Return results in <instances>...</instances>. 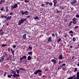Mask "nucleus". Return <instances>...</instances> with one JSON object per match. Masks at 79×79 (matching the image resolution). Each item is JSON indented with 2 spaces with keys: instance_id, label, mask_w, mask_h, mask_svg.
<instances>
[{
  "instance_id": "1",
  "label": "nucleus",
  "mask_w": 79,
  "mask_h": 79,
  "mask_svg": "<svg viewBox=\"0 0 79 79\" xmlns=\"http://www.w3.org/2000/svg\"><path fill=\"white\" fill-rule=\"evenodd\" d=\"M26 20V19L25 18L24 19H21L19 21L18 25H20L24 23V21H25Z\"/></svg>"
},
{
  "instance_id": "2",
  "label": "nucleus",
  "mask_w": 79,
  "mask_h": 79,
  "mask_svg": "<svg viewBox=\"0 0 79 79\" xmlns=\"http://www.w3.org/2000/svg\"><path fill=\"white\" fill-rule=\"evenodd\" d=\"M42 71L40 69L38 70H36L34 73V74L37 75L38 74V73H42Z\"/></svg>"
},
{
  "instance_id": "3",
  "label": "nucleus",
  "mask_w": 79,
  "mask_h": 79,
  "mask_svg": "<svg viewBox=\"0 0 79 79\" xmlns=\"http://www.w3.org/2000/svg\"><path fill=\"white\" fill-rule=\"evenodd\" d=\"M17 7H18V4H14V5L11 6V9L12 10H13V9L16 8H17Z\"/></svg>"
},
{
  "instance_id": "4",
  "label": "nucleus",
  "mask_w": 79,
  "mask_h": 79,
  "mask_svg": "<svg viewBox=\"0 0 79 79\" xmlns=\"http://www.w3.org/2000/svg\"><path fill=\"white\" fill-rule=\"evenodd\" d=\"M76 20H77V19L76 17H74L73 19V23L74 24H76L77 23V22L76 21Z\"/></svg>"
},
{
  "instance_id": "5",
  "label": "nucleus",
  "mask_w": 79,
  "mask_h": 79,
  "mask_svg": "<svg viewBox=\"0 0 79 79\" xmlns=\"http://www.w3.org/2000/svg\"><path fill=\"white\" fill-rule=\"evenodd\" d=\"M58 58L59 60H64V57H63V55L61 54L60 55Z\"/></svg>"
},
{
  "instance_id": "6",
  "label": "nucleus",
  "mask_w": 79,
  "mask_h": 79,
  "mask_svg": "<svg viewBox=\"0 0 79 79\" xmlns=\"http://www.w3.org/2000/svg\"><path fill=\"white\" fill-rule=\"evenodd\" d=\"M13 76L14 77H17L19 76V74H17L16 73V72H15Z\"/></svg>"
},
{
  "instance_id": "7",
  "label": "nucleus",
  "mask_w": 79,
  "mask_h": 79,
  "mask_svg": "<svg viewBox=\"0 0 79 79\" xmlns=\"http://www.w3.org/2000/svg\"><path fill=\"white\" fill-rule=\"evenodd\" d=\"M53 3H54V6L55 7H56V5L57 4V1L56 0H53Z\"/></svg>"
},
{
  "instance_id": "8",
  "label": "nucleus",
  "mask_w": 79,
  "mask_h": 79,
  "mask_svg": "<svg viewBox=\"0 0 79 79\" xmlns=\"http://www.w3.org/2000/svg\"><path fill=\"white\" fill-rule=\"evenodd\" d=\"M51 61L54 63V64H55L57 63V61L55 59L52 60Z\"/></svg>"
},
{
  "instance_id": "9",
  "label": "nucleus",
  "mask_w": 79,
  "mask_h": 79,
  "mask_svg": "<svg viewBox=\"0 0 79 79\" xmlns=\"http://www.w3.org/2000/svg\"><path fill=\"white\" fill-rule=\"evenodd\" d=\"M30 36H29L28 35H26V39L27 40V39H29V38H30Z\"/></svg>"
},
{
  "instance_id": "10",
  "label": "nucleus",
  "mask_w": 79,
  "mask_h": 79,
  "mask_svg": "<svg viewBox=\"0 0 79 79\" xmlns=\"http://www.w3.org/2000/svg\"><path fill=\"white\" fill-rule=\"evenodd\" d=\"M52 41V37H50L48 39V41L49 42H50Z\"/></svg>"
},
{
  "instance_id": "11",
  "label": "nucleus",
  "mask_w": 79,
  "mask_h": 79,
  "mask_svg": "<svg viewBox=\"0 0 79 79\" xmlns=\"http://www.w3.org/2000/svg\"><path fill=\"white\" fill-rule=\"evenodd\" d=\"M11 57L10 56H9V57H8L7 58V60L8 61H9V60H11Z\"/></svg>"
},
{
  "instance_id": "12",
  "label": "nucleus",
  "mask_w": 79,
  "mask_h": 79,
  "mask_svg": "<svg viewBox=\"0 0 79 79\" xmlns=\"http://www.w3.org/2000/svg\"><path fill=\"white\" fill-rule=\"evenodd\" d=\"M6 19L7 20H9V19H11V16L8 17Z\"/></svg>"
},
{
  "instance_id": "13",
  "label": "nucleus",
  "mask_w": 79,
  "mask_h": 79,
  "mask_svg": "<svg viewBox=\"0 0 79 79\" xmlns=\"http://www.w3.org/2000/svg\"><path fill=\"white\" fill-rule=\"evenodd\" d=\"M60 8L61 9V10H64V6H60Z\"/></svg>"
},
{
  "instance_id": "14",
  "label": "nucleus",
  "mask_w": 79,
  "mask_h": 79,
  "mask_svg": "<svg viewBox=\"0 0 79 79\" xmlns=\"http://www.w3.org/2000/svg\"><path fill=\"white\" fill-rule=\"evenodd\" d=\"M27 60L29 61V60H31V57L30 56H29L27 57Z\"/></svg>"
},
{
  "instance_id": "15",
  "label": "nucleus",
  "mask_w": 79,
  "mask_h": 79,
  "mask_svg": "<svg viewBox=\"0 0 79 79\" xmlns=\"http://www.w3.org/2000/svg\"><path fill=\"white\" fill-rule=\"evenodd\" d=\"M20 13H22V15H24V12L23 11V10H21Z\"/></svg>"
},
{
  "instance_id": "16",
  "label": "nucleus",
  "mask_w": 79,
  "mask_h": 79,
  "mask_svg": "<svg viewBox=\"0 0 79 79\" xmlns=\"http://www.w3.org/2000/svg\"><path fill=\"white\" fill-rule=\"evenodd\" d=\"M34 19H38V20H39L40 19L38 17H35L34 18Z\"/></svg>"
},
{
  "instance_id": "17",
  "label": "nucleus",
  "mask_w": 79,
  "mask_h": 79,
  "mask_svg": "<svg viewBox=\"0 0 79 79\" xmlns=\"http://www.w3.org/2000/svg\"><path fill=\"white\" fill-rule=\"evenodd\" d=\"M26 34H25L23 35V38H24V39H25V40H26Z\"/></svg>"
},
{
  "instance_id": "18",
  "label": "nucleus",
  "mask_w": 79,
  "mask_h": 79,
  "mask_svg": "<svg viewBox=\"0 0 79 79\" xmlns=\"http://www.w3.org/2000/svg\"><path fill=\"white\" fill-rule=\"evenodd\" d=\"M23 56V59H25L26 60V58H27V57H26V56Z\"/></svg>"
},
{
  "instance_id": "19",
  "label": "nucleus",
  "mask_w": 79,
  "mask_h": 79,
  "mask_svg": "<svg viewBox=\"0 0 79 79\" xmlns=\"http://www.w3.org/2000/svg\"><path fill=\"white\" fill-rule=\"evenodd\" d=\"M32 52H28V54L30 55H32Z\"/></svg>"
},
{
  "instance_id": "20",
  "label": "nucleus",
  "mask_w": 79,
  "mask_h": 79,
  "mask_svg": "<svg viewBox=\"0 0 79 79\" xmlns=\"http://www.w3.org/2000/svg\"><path fill=\"white\" fill-rule=\"evenodd\" d=\"M61 40V38H59V39L57 40V42L58 43H59L60 41Z\"/></svg>"
},
{
  "instance_id": "21",
  "label": "nucleus",
  "mask_w": 79,
  "mask_h": 79,
  "mask_svg": "<svg viewBox=\"0 0 79 79\" xmlns=\"http://www.w3.org/2000/svg\"><path fill=\"white\" fill-rule=\"evenodd\" d=\"M68 34H67V33H65L64 34V35H64V37H67V36H68Z\"/></svg>"
},
{
  "instance_id": "22",
  "label": "nucleus",
  "mask_w": 79,
  "mask_h": 79,
  "mask_svg": "<svg viewBox=\"0 0 79 79\" xmlns=\"http://www.w3.org/2000/svg\"><path fill=\"white\" fill-rule=\"evenodd\" d=\"M73 3H74V4H75L76 3H77V1H76V0H73Z\"/></svg>"
},
{
  "instance_id": "23",
  "label": "nucleus",
  "mask_w": 79,
  "mask_h": 79,
  "mask_svg": "<svg viewBox=\"0 0 79 79\" xmlns=\"http://www.w3.org/2000/svg\"><path fill=\"white\" fill-rule=\"evenodd\" d=\"M1 1L2 3H5V0H1Z\"/></svg>"
},
{
  "instance_id": "24",
  "label": "nucleus",
  "mask_w": 79,
  "mask_h": 79,
  "mask_svg": "<svg viewBox=\"0 0 79 79\" xmlns=\"http://www.w3.org/2000/svg\"><path fill=\"white\" fill-rule=\"evenodd\" d=\"M16 72H17V73L18 74H19V69H17L16 70Z\"/></svg>"
},
{
  "instance_id": "25",
  "label": "nucleus",
  "mask_w": 79,
  "mask_h": 79,
  "mask_svg": "<svg viewBox=\"0 0 79 79\" xmlns=\"http://www.w3.org/2000/svg\"><path fill=\"white\" fill-rule=\"evenodd\" d=\"M0 34L2 35L4 34V32H0Z\"/></svg>"
},
{
  "instance_id": "26",
  "label": "nucleus",
  "mask_w": 79,
  "mask_h": 79,
  "mask_svg": "<svg viewBox=\"0 0 79 79\" xmlns=\"http://www.w3.org/2000/svg\"><path fill=\"white\" fill-rule=\"evenodd\" d=\"M77 68H75V70L74 71V72H76L77 71Z\"/></svg>"
},
{
  "instance_id": "27",
  "label": "nucleus",
  "mask_w": 79,
  "mask_h": 79,
  "mask_svg": "<svg viewBox=\"0 0 79 79\" xmlns=\"http://www.w3.org/2000/svg\"><path fill=\"white\" fill-rule=\"evenodd\" d=\"M76 18H79V15H76Z\"/></svg>"
},
{
  "instance_id": "28",
  "label": "nucleus",
  "mask_w": 79,
  "mask_h": 79,
  "mask_svg": "<svg viewBox=\"0 0 79 79\" xmlns=\"http://www.w3.org/2000/svg\"><path fill=\"white\" fill-rule=\"evenodd\" d=\"M69 33H70L71 34H73V32L72 30H71L70 31Z\"/></svg>"
},
{
  "instance_id": "29",
  "label": "nucleus",
  "mask_w": 79,
  "mask_h": 79,
  "mask_svg": "<svg viewBox=\"0 0 79 79\" xmlns=\"http://www.w3.org/2000/svg\"><path fill=\"white\" fill-rule=\"evenodd\" d=\"M73 41H76V38H75L74 37L73 39Z\"/></svg>"
},
{
  "instance_id": "30",
  "label": "nucleus",
  "mask_w": 79,
  "mask_h": 79,
  "mask_svg": "<svg viewBox=\"0 0 79 79\" xmlns=\"http://www.w3.org/2000/svg\"><path fill=\"white\" fill-rule=\"evenodd\" d=\"M49 3H49V2H47L46 3L45 5H48L49 4Z\"/></svg>"
},
{
  "instance_id": "31",
  "label": "nucleus",
  "mask_w": 79,
  "mask_h": 79,
  "mask_svg": "<svg viewBox=\"0 0 79 79\" xmlns=\"http://www.w3.org/2000/svg\"><path fill=\"white\" fill-rule=\"evenodd\" d=\"M20 70H23L25 71V69H23V68H21L19 69Z\"/></svg>"
},
{
  "instance_id": "32",
  "label": "nucleus",
  "mask_w": 79,
  "mask_h": 79,
  "mask_svg": "<svg viewBox=\"0 0 79 79\" xmlns=\"http://www.w3.org/2000/svg\"><path fill=\"white\" fill-rule=\"evenodd\" d=\"M6 22V20H3L2 21L3 23H5Z\"/></svg>"
},
{
  "instance_id": "33",
  "label": "nucleus",
  "mask_w": 79,
  "mask_h": 79,
  "mask_svg": "<svg viewBox=\"0 0 79 79\" xmlns=\"http://www.w3.org/2000/svg\"><path fill=\"white\" fill-rule=\"evenodd\" d=\"M25 2H26V3H27L28 2H29V0H25Z\"/></svg>"
},
{
  "instance_id": "34",
  "label": "nucleus",
  "mask_w": 79,
  "mask_h": 79,
  "mask_svg": "<svg viewBox=\"0 0 79 79\" xmlns=\"http://www.w3.org/2000/svg\"><path fill=\"white\" fill-rule=\"evenodd\" d=\"M49 5H50V6H52V5H53V3H52V2L49 3Z\"/></svg>"
},
{
  "instance_id": "35",
  "label": "nucleus",
  "mask_w": 79,
  "mask_h": 79,
  "mask_svg": "<svg viewBox=\"0 0 79 79\" xmlns=\"http://www.w3.org/2000/svg\"><path fill=\"white\" fill-rule=\"evenodd\" d=\"M78 27H79L78 26H77L74 27V29H77V28H78Z\"/></svg>"
},
{
  "instance_id": "36",
  "label": "nucleus",
  "mask_w": 79,
  "mask_h": 79,
  "mask_svg": "<svg viewBox=\"0 0 79 79\" xmlns=\"http://www.w3.org/2000/svg\"><path fill=\"white\" fill-rule=\"evenodd\" d=\"M70 4H71V5H74V2H71L70 3Z\"/></svg>"
},
{
  "instance_id": "37",
  "label": "nucleus",
  "mask_w": 79,
  "mask_h": 79,
  "mask_svg": "<svg viewBox=\"0 0 79 79\" xmlns=\"http://www.w3.org/2000/svg\"><path fill=\"white\" fill-rule=\"evenodd\" d=\"M62 66H66V64H62Z\"/></svg>"
},
{
  "instance_id": "38",
  "label": "nucleus",
  "mask_w": 79,
  "mask_h": 79,
  "mask_svg": "<svg viewBox=\"0 0 79 79\" xmlns=\"http://www.w3.org/2000/svg\"><path fill=\"white\" fill-rule=\"evenodd\" d=\"M13 48H16V45H14L13 46Z\"/></svg>"
},
{
  "instance_id": "39",
  "label": "nucleus",
  "mask_w": 79,
  "mask_h": 79,
  "mask_svg": "<svg viewBox=\"0 0 79 79\" xmlns=\"http://www.w3.org/2000/svg\"><path fill=\"white\" fill-rule=\"evenodd\" d=\"M28 13V11H26L24 12V14H26V13Z\"/></svg>"
},
{
  "instance_id": "40",
  "label": "nucleus",
  "mask_w": 79,
  "mask_h": 79,
  "mask_svg": "<svg viewBox=\"0 0 79 79\" xmlns=\"http://www.w3.org/2000/svg\"><path fill=\"white\" fill-rule=\"evenodd\" d=\"M2 47H5V44H2Z\"/></svg>"
},
{
  "instance_id": "41",
  "label": "nucleus",
  "mask_w": 79,
  "mask_h": 79,
  "mask_svg": "<svg viewBox=\"0 0 79 79\" xmlns=\"http://www.w3.org/2000/svg\"><path fill=\"white\" fill-rule=\"evenodd\" d=\"M23 58H21L20 59V61H22V60H23Z\"/></svg>"
},
{
  "instance_id": "42",
  "label": "nucleus",
  "mask_w": 79,
  "mask_h": 79,
  "mask_svg": "<svg viewBox=\"0 0 79 79\" xmlns=\"http://www.w3.org/2000/svg\"><path fill=\"white\" fill-rule=\"evenodd\" d=\"M1 18H5V16L4 15H2L1 16Z\"/></svg>"
},
{
  "instance_id": "43",
  "label": "nucleus",
  "mask_w": 79,
  "mask_h": 79,
  "mask_svg": "<svg viewBox=\"0 0 79 79\" xmlns=\"http://www.w3.org/2000/svg\"><path fill=\"white\" fill-rule=\"evenodd\" d=\"M6 11H8V8H6Z\"/></svg>"
},
{
  "instance_id": "44",
  "label": "nucleus",
  "mask_w": 79,
  "mask_h": 79,
  "mask_svg": "<svg viewBox=\"0 0 79 79\" xmlns=\"http://www.w3.org/2000/svg\"><path fill=\"white\" fill-rule=\"evenodd\" d=\"M39 75H40V76H42V73H39Z\"/></svg>"
},
{
  "instance_id": "45",
  "label": "nucleus",
  "mask_w": 79,
  "mask_h": 79,
  "mask_svg": "<svg viewBox=\"0 0 79 79\" xmlns=\"http://www.w3.org/2000/svg\"><path fill=\"white\" fill-rule=\"evenodd\" d=\"M61 61H59V64H61Z\"/></svg>"
},
{
  "instance_id": "46",
  "label": "nucleus",
  "mask_w": 79,
  "mask_h": 79,
  "mask_svg": "<svg viewBox=\"0 0 79 79\" xmlns=\"http://www.w3.org/2000/svg\"><path fill=\"white\" fill-rule=\"evenodd\" d=\"M29 48H30V49H32V47H31V46H29Z\"/></svg>"
},
{
  "instance_id": "47",
  "label": "nucleus",
  "mask_w": 79,
  "mask_h": 79,
  "mask_svg": "<svg viewBox=\"0 0 79 79\" xmlns=\"http://www.w3.org/2000/svg\"><path fill=\"white\" fill-rule=\"evenodd\" d=\"M2 60H3H3H4V58H3V57H2Z\"/></svg>"
},
{
  "instance_id": "48",
  "label": "nucleus",
  "mask_w": 79,
  "mask_h": 79,
  "mask_svg": "<svg viewBox=\"0 0 79 79\" xmlns=\"http://www.w3.org/2000/svg\"><path fill=\"white\" fill-rule=\"evenodd\" d=\"M42 6H45V4H42Z\"/></svg>"
},
{
  "instance_id": "49",
  "label": "nucleus",
  "mask_w": 79,
  "mask_h": 79,
  "mask_svg": "<svg viewBox=\"0 0 79 79\" xmlns=\"http://www.w3.org/2000/svg\"><path fill=\"white\" fill-rule=\"evenodd\" d=\"M11 76L9 75L8 76V77H11Z\"/></svg>"
},
{
  "instance_id": "50",
  "label": "nucleus",
  "mask_w": 79,
  "mask_h": 79,
  "mask_svg": "<svg viewBox=\"0 0 79 79\" xmlns=\"http://www.w3.org/2000/svg\"><path fill=\"white\" fill-rule=\"evenodd\" d=\"M72 23H73V22H72V21H70L69 22V24H72Z\"/></svg>"
},
{
  "instance_id": "51",
  "label": "nucleus",
  "mask_w": 79,
  "mask_h": 79,
  "mask_svg": "<svg viewBox=\"0 0 79 79\" xmlns=\"http://www.w3.org/2000/svg\"><path fill=\"white\" fill-rule=\"evenodd\" d=\"M56 6H59V4H57L56 5Z\"/></svg>"
},
{
  "instance_id": "52",
  "label": "nucleus",
  "mask_w": 79,
  "mask_h": 79,
  "mask_svg": "<svg viewBox=\"0 0 79 79\" xmlns=\"http://www.w3.org/2000/svg\"><path fill=\"white\" fill-rule=\"evenodd\" d=\"M52 35L53 37H54V36H55V35H54V34H52Z\"/></svg>"
},
{
  "instance_id": "53",
  "label": "nucleus",
  "mask_w": 79,
  "mask_h": 79,
  "mask_svg": "<svg viewBox=\"0 0 79 79\" xmlns=\"http://www.w3.org/2000/svg\"><path fill=\"white\" fill-rule=\"evenodd\" d=\"M27 18H30V16H28L27 17Z\"/></svg>"
},
{
  "instance_id": "54",
  "label": "nucleus",
  "mask_w": 79,
  "mask_h": 79,
  "mask_svg": "<svg viewBox=\"0 0 79 79\" xmlns=\"http://www.w3.org/2000/svg\"><path fill=\"white\" fill-rule=\"evenodd\" d=\"M14 53V51H13L12 52V53L13 55H14V53Z\"/></svg>"
},
{
  "instance_id": "55",
  "label": "nucleus",
  "mask_w": 79,
  "mask_h": 79,
  "mask_svg": "<svg viewBox=\"0 0 79 79\" xmlns=\"http://www.w3.org/2000/svg\"><path fill=\"white\" fill-rule=\"evenodd\" d=\"M1 11H3V8H1L0 9Z\"/></svg>"
},
{
  "instance_id": "56",
  "label": "nucleus",
  "mask_w": 79,
  "mask_h": 79,
  "mask_svg": "<svg viewBox=\"0 0 79 79\" xmlns=\"http://www.w3.org/2000/svg\"><path fill=\"white\" fill-rule=\"evenodd\" d=\"M70 48H73V46H70Z\"/></svg>"
},
{
  "instance_id": "57",
  "label": "nucleus",
  "mask_w": 79,
  "mask_h": 79,
  "mask_svg": "<svg viewBox=\"0 0 79 79\" xmlns=\"http://www.w3.org/2000/svg\"><path fill=\"white\" fill-rule=\"evenodd\" d=\"M10 15H13V13L11 12V13H10Z\"/></svg>"
},
{
  "instance_id": "58",
  "label": "nucleus",
  "mask_w": 79,
  "mask_h": 79,
  "mask_svg": "<svg viewBox=\"0 0 79 79\" xmlns=\"http://www.w3.org/2000/svg\"><path fill=\"white\" fill-rule=\"evenodd\" d=\"M62 70H65V69L64 68H62Z\"/></svg>"
},
{
  "instance_id": "59",
  "label": "nucleus",
  "mask_w": 79,
  "mask_h": 79,
  "mask_svg": "<svg viewBox=\"0 0 79 79\" xmlns=\"http://www.w3.org/2000/svg\"><path fill=\"white\" fill-rule=\"evenodd\" d=\"M71 24H70V23H69V26H71Z\"/></svg>"
},
{
  "instance_id": "60",
  "label": "nucleus",
  "mask_w": 79,
  "mask_h": 79,
  "mask_svg": "<svg viewBox=\"0 0 79 79\" xmlns=\"http://www.w3.org/2000/svg\"><path fill=\"white\" fill-rule=\"evenodd\" d=\"M8 24H8V23H7L6 24V25L7 26H8Z\"/></svg>"
},
{
  "instance_id": "61",
  "label": "nucleus",
  "mask_w": 79,
  "mask_h": 79,
  "mask_svg": "<svg viewBox=\"0 0 79 79\" xmlns=\"http://www.w3.org/2000/svg\"><path fill=\"white\" fill-rule=\"evenodd\" d=\"M78 66H79V62H78V63L77 64Z\"/></svg>"
},
{
  "instance_id": "62",
  "label": "nucleus",
  "mask_w": 79,
  "mask_h": 79,
  "mask_svg": "<svg viewBox=\"0 0 79 79\" xmlns=\"http://www.w3.org/2000/svg\"><path fill=\"white\" fill-rule=\"evenodd\" d=\"M2 2L1 1H0V4H2Z\"/></svg>"
},
{
  "instance_id": "63",
  "label": "nucleus",
  "mask_w": 79,
  "mask_h": 79,
  "mask_svg": "<svg viewBox=\"0 0 79 79\" xmlns=\"http://www.w3.org/2000/svg\"><path fill=\"white\" fill-rule=\"evenodd\" d=\"M73 34H71V36H73Z\"/></svg>"
},
{
  "instance_id": "64",
  "label": "nucleus",
  "mask_w": 79,
  "mask_h": 79,
  "mask_svg": "<svg viewBox=\"0 0 79 79\" xmlns=\"http://www.w3.org/2000/svg\"><path fill=\"white\" fill-rule=\"evenodd\" d=\"M60 68H63V66H60Z\"/></svg>"
}]
</instances>
